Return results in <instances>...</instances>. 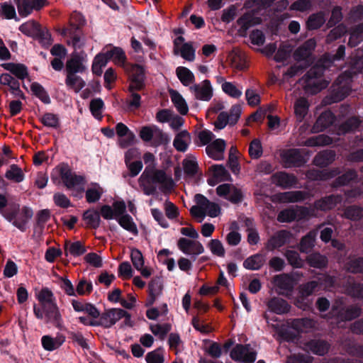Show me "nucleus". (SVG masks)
Wrapping results in <instances>:
<instances>
[{
    "mask_svg": "<svg viewBox=\"0 0 363 363\" xmlns=\"http://www.w3.org/2000/svg\"><path fill=\"white\" fill-rule=\"evenodd\" d=\"M330 313L339 322H346L360 316L362 309L356 305L345 306L342 301H336L332 305Z\"/></svg>",
    "mask_w": 363,
    "mask_h": 363,
    "instance_id": "nucleus-1",
    "label": "nucleus"
},
{
    "mask_svg": "<svg viewBox=\"0 0 363 363\" xmlns=\"http://www.w3.org/2000/svg\"><path fill=\"white\" fill-rule=\"evenodd\" d=\"M143 179H147L151 183L160 184L163 193L170 192L174 186L171 177L167 176L164 170L146 167L143 174Z\"/></svg>",
    "mask_w": 363,
    "mask_h": 363,
    "instance_id": "nucleus-2",
    "label": "nucleus"
},
{
    "mask_svg": "<svg viewBox=\"0 0 363 363\" xmlns=\"http://www.w3.org/2000/svg\"><path fill=\"white\" fill-rule=\"evenodd\" d=\"M84 24V17L80 13L74 12L70 16L69 27L64 28L61 34L64 36H69L72 39V45L76 47L80 41V30Z\"/></svg>",
    "mask_w": 363,
    "mask_h": 363,
    "instance_id": "nucleus-3",
    "label": "nucleus"
},
{
    "mask_svg": "<svg viewBox=\"0 0 363 363\" xmlns=\"http://www.w3.org/2000/svg\"><path fill=\"white\" fill-rule=\"evenodd\" d=\"M310 216L308 208L296 206L281 210L277 215V220L280 223H291L296 220L305 219Z\"/></svg>",
    "mask_w": 363,
    "mask_h": 363,
    "instance_id": "nucleus-4",
    "label": "nucleus"
},
{
    "mask_svg": "<svg viewBox=\"0 0 363 363\" xmlns=\"http://www.w3.org/2000/svg\"><path fill=\"white\" fill-rule=\"evenodd\" d=\"M129 74L130 89L143 90L145 86V68L138 64L130 63L124 69Z\"/></svg>",
    "mask_w": 363,
    "mask_h": 363,
    "instance_id": "nucleus-5",
    "label": "nucleus"
},
{
    "mask_svg": "<svg viewBox=\"0 0 363 363\" xmlns=\"http://www.w3.org/2000/svg\"><path fill=\"white\" fill-rule=\"evenodd\" d=\"M323 74V70L321 67H312L302 77L305 89L311 91L313 94L320 91L324 87L318 82V79Z\"/></svg>",
    "mask_w": 363,
    "mask_h": 363,
    "instance_id": "nucleus-6",
    "label": "nucleus"
},
{
    "mask_svg": "<svg viewBox=\"0 0 363 363\" xmlns=\"http://www.w3.org/2000/svg\"><path fill=\"white\" fill-rule=\"evenodd\" d=\"M230 356L236 362L253 363L257 358V352L250 345H238L231 350Z\"/></svg>",
    "mask_w": 363,
    "mask_h": 363,
    "instance_id": "nucleus-7",
    "label": "nucleus"
},
{
    "mask_svg": "<svg viewBox=\"0 0 363 363\" xmlns=\"http://www.w3.org/2000/svg\"><path fill=\"white\" fill-rule=\"evenodd\" d=\"M61 179L67 189H72L84 183V178L77 175L68 164L62 163L58 166Z\"/></svg>",
    "mask_w": 363,
    "mask_h": 363,
    "instance_id": "nucleus-8",
    "label": "nucleus"
},
{
    "mask_svg": "<svg viewBox=\"0 0 363 363\" xmlns=\"http://www.w3.org/2000/svg\"><path fill=\"white\" fill-rule=\"evenodd\" d=\"M125 314V311L121 308H110L105 310L99 317V326L109 328L117 321L121 319Z\"/></svg>",
    "mask_w": 363,
    "mask_h": 363,
    "instance_id": "nucleus-9",
    "label": "nucleus"
},
{
    "mask_svg": "<svg viewBox=\"0 0 363 363\" xmlns=\"http://www.w3.org/2000/svg\"><path fill=\"white\" fill-rule=\"evenodd\" d=\"M272 184L282 189H291L296 185L298 179L293 174L286 172H277L271 177Z\"/></svg>",
    "mask_w": 363,
    "mask_h": 363,
    "instance_id": "nucleus-10",
    "label": "nucleus"
},
{
    "mask_svg": "<svg viewBox=\"0 0 363 363\" xmlns=\"http://www.w3.org/2000/svg\"><path fill=\"white\" fill-rule=\"evenodd\" d=\"M281 159L286 167H300L306 163V160L298 149H289L281 154Z\"/></svg>",
    "mask_w": 363,
    "mask_h": 363,
    "instance_id": "nucleus-11",
    "label": "nucleus"
},
{
    "mask_svg": "<svg viewBox=\"0 0 363 363\" xmlns=\"http://www.w3.org/2000/svg\"><path fill=\"white\" fill-rule=\"evenodd\" d=\"M179 249L184 254L197 256L203 252V247L199 242L181 238L177 242Z\"/></svg>",
    "mask_w": 363,
    "mask_h": 363,
    "instance_id": "nucleus-12",
    "label": "nucleus"
},
{
    "mask_svg": "<svg viewBox=\"0 0 363 363\" xmlns=\"http://www.w3.org/2000/svg\"><path fill=\"white\" fill-rule=\"evenodd\" d=\"M342 201V195L330 194L316 200L314 202L313 206L318 211H328L335 208Z\"/></svg>",
    "mask_w": 363,
    "mask_h": 363,
    "instance_id": "nucleus-13",
    "label": "nucleus"
},
{
    "mask_svg": "<svg viewBox=\"0 0 363 363\" xmlns=\"http://www.w3.org/2000/svg\"><path fill=\"white\" fill-rule=\"evenodd\" d=\"M351 86L349 84H333L330 89L327 98L330 103H337L345 99L351 92Z\"/></svg>",
    "mask_w": 363,
    "mask_h": 363,
    "instance_id": "nucleus-14",
    "label": "nucleus"
},
{
    "mask_svg": "<svg viewBox=\"0 0 363 363\" xmlns=\"http://www.w3.org/2000/svg\"><path fill=\"white\" fill-rule=\"evenodd\" d=\"M305 347L313 354L323 356L328 352L330 344L325 340L312 339L305 343Z\"/></svg>",
    "mask_w": 363,
    "mask_h": 363,
    "instance_id": "nucleus-15",
    "label": "nucleus"
},
{
    "mask_svg": "<svg viewBox=\"0 0 363 363\" xmlns=\"http://www.w3.org/2000/svg\"><path fill=\"white\" fill-rule=\"evenodd\" d=\"M226 143L223 139H216L208 144L206 147V154L216 160H223Z\"/></svg>",
    "mask_w": 363,
    "mask_h": 363,
    "instance_id": "nucleus-16",
    "label": "nucleus"
},
{
    "mask_svg": "<svg viewBox=\"0 0 363 363\" xmlns=\"http://www.w3.org/2000/svg\"><path fill=\"white\" fill-rule=\"evenodd\" d=\"M335 120V116L331 111L328 110L323 111L318 117L315 123L313 125V132L320 133L324 131L334 123Z\"/></svg>",
    "mask_w": 363,
    "mask_h": 363,
    "instance_id": "nucleus-17",
    "label": "nucleus"
},
{
    "mask_svg": "<svg viewBox=\"0 0 363 363\" xmlns=\"http://www.w3.org/2000/svg\"><path fill=\"white\" fill-rule=\"evenodd\" d=\"M291 233L286 230H281L272 236L267 244L269 250H274L284 246L290 239Z\"/></svg>",
    "mask_w": 363,
    "mask_h": 363,
    "instance_id": "nucleus-18",
    "label": "nucleus"
},
{
    "mask_svg": "<svg viewBox=\"0 0 363 363\" xmlns=\"http://www.w3.org/2000/svg\"><path fill=\"white\" fill-rule=\"evenodd\" d=\"M18 13L21 16H27L33 9L40 10L42 0H15Z\"/></svg>",
    "mask_w": 363,
    "mask_h": 363,
    "instance_id": "nucleus-19",
    "label": "nucleus"
},
{
    "mask_svg": "<svg viewBox=\"0 0 363 363\" xmlns=\"http://www.w3.org/2000/svg\"><path fill=\"white\" fill-rule=\"evenodd\" d=\"M190 90L195 98L199 100L209 101L212 96V89L208 80H204L202 85L191 86Z\"/></svg>",
    "mask_w": 363,
    "mask_h": 363,
    "instance_id": "nucleus-20",
    "label": "nucleus"
},
{
    "mask_svg": "<svg viewBox=\"0 0 363 363\" xmlns=\"http://www.w3.org/2000/svg\"><path fill=\"white\" fill-rule=\"evenodd\" d=\"M46 323H52L56 328L62 325V316L56 303L43 308Z\"/></svg>",
    "mask_w": 363,
    "mask_h": 363,
    "instance_id": "nucleus-21",
    "label": "nucleus"
},
{
    "mask_svg": "<svg viewBox=\"0 0 363 363\" xmlns=\"http://www.w3.org/2000/svg\"><path fill=\"white\" fill-rule=\"evenodd\" d=\"M211 177L208 179V184L210 186H216L220 182L227 179V170L222 164H214L209 168Z\"/></svg>",
    "mask_w": 363,
    "mask_h": 363,
    "instance_id": "nucleus-22",
    "label": "nucleus"
},
{
    "mask_svg": "<svg viewBox=\"0 0 363 363\" xmlns=\"http://www.w3.org/2000/svg\"><path fill=\"white\" fill-rule=\"evenodd\" d=\"M335 152L332 150H325L319 152L313 158V164L319 167H326L335 159Z\"/></svg>",
    "mask_w": 363,
    "mask_h": 363,
    "instance_id": "nucleus-23",
    "label": "nucleus"
},
{
    "mask_svg": "<svg viewBox=\"0 0 363 363\" xmlns=\"http://www.w3.org/2000/svg\"><path fill=\"white\" fill-rule=\"evenodd\" d=\"M65 254L66 256L70 255L73 257H79L86 252V247L82 241L72 242L66 240L64 245Z\"/></svg>",
    "mask_w": 363,
    "mask_h": 363,
    "instance_id": "nucleus-24",
    "label": "nucleus"
},
{
    "mask_svg": "<svg viewBox=\"0 0 363 363\" xmlns=\"http://www.w3.org/2000/svg\"><path fill=\"white\" fill-rule=\"evenodd\" d=\"M149 298L147 300L146 306H152L156 300V298L162 291V281L160 277H156L152 279L148 285Z\"/></svg>",
    "mask_w": 363,
    "mask_h": 363,
    "instance_id": "nucleus-25",
    "label": "nucleus"
},
{
    "mask_svg": "<svg viewBox=\"0 0 363 363\" xmlns=\"http://www.w3.org/2000/svg\"><path fill=\"white\" fill-rule=\"evenodd\" d=\"M266 262V255L257 253L250 256L243 262V267L249 270H259Z\"/></svg>",
    "mask_w": 363,
    "mask_h": 363,
    "instance_id": "nucleus-26",
    "label": "nucleus"
},
{
    "mask_svg": "<svg viewBox=\"0 0 363 363\" xmlns=\"http://www.w3.org/2000/svg\"><path fill=\"white\" fill-rule=\"evenodd\" d=\"M268 308L277 313L284 314L288 313L290 310V305L288 302L279 297H273L267 302Z\"/></svg>",
    "mask_w": 363,
    "mask_h": 363,
    "instance_id": "nucleus-27",
    "label": "nucleus"
},
{
    "mask_svg": "<svg viewBox=\"0 0 363 363\" xmlns=\"http://www.w3.org/2000/svg\"><path fill=\"white\" fill-rule=\"evenodd\" d=\"M317 233L311 230L301 239L298 245V250L302 253H310L315 247Z\"/></svg>",
    "mask_w": 363,
    "mask_h": 363,
    "instance_id": "nucleus-28",
    "label": "nucleus"
},
{
    "mask_svg": "<svg viewBox=\"0 0 363 363\" xmlns=\"http://www.w3.org/2000/svg\"><path fill=\"white\" fill-rule=\"evenodd\" d=\"M108 58L112 60L116 65L124 69L129 63L126 62V55L123 50L118 47H113L106 52Z\"/></svg>",
    "mask_w": 363,
    "mask_h": 363,
    "instance_id": "nucleus-29",
    "label": "nucleus"
},
{
    "mask_svg": "<svg viewBox=\"0 0 363 363\" xmlns=\"http://www.w3.org/2000/svg\"><path fill=\"white\" fill-rule=\"evenodd\" d=\"M194 201L196 205L193 206L190 209L191 215L194 218H200L203 219L205 216V202L207 203V198L202 194H197L194 196Z\"/></svg>",
    "mask_w": 363,
    "mask_h": 363,
    "instance_id": "nucleus-30",
    "label": "nucleus"
},
{
    "mask_svg": "<svg viewBox=\"0 0 363 363\" xmlns=\"http://www.w3.org/2000/svg\"><path fill=\"white\" fill-rule=\"evenodd\" d=\"M2 67L12 73L18 79H24L28 77L27 67L23 64L13 62L2 64Z\"/></svg>",
    "mask_w": 363,
    "mask_h": 363,
    "instance_id": "nucleus-31",
    "label": "nucleus"
},
{
    "mask_svg": "<svg viewBox=\"0 0 363 363\" xmlns=\"http://www.w3.org/2000/svg\"><path fill=\"white\" fill-rule=\"evenodd\" d=\"M190 140L191 137L189 132L187 130H182L175 136L173 145L177 151L184 152L187 150Z\"/></svg>",
    "mask_w": 363,
    "mask_h": 363,
    "instance_id": "nucleus-32",
    "label": "nucleus"
},
{
    "mask_svg": "<svg viewBox=\"0 0 363 363\" xmlns=\"http://www.w3.org/2000/svg\"><path fill=\"white\" fill-rule=\"evenodd\" d=\"M325 23V13L318 11L311 14L306 21V28L309 30H318Z\"/></svg>",
    "mask_w": 363,
    "mask_h": 363,
    "instance_id": "nucleus-33",
    "label": "nucleus"
},
{
    "mask_svg": "<svg viewBox=\"0 0 363 363\" xmlns=\"http://www.w3.org/2000/svg\"><path fill=\"white\" fill-rule=\"evenodd\" d=\"M33 215V211L30 208L23 206L21 209V214L17 215L16 219L13 221V225L20 230L24 231L28 220L32 218Z\"/></svg>",
    "mask_w": 363,
    "mask_h": 363,
    "instance_id": "nucleus-34",
    "label": "nucleus"
},
{
    "mask_svg": "<svg viewBox=\"0 0 363 363\" xmlns=\"http://www.w3.org/2000/svg\"><path fill=\"white\" fill-rule=\"evenodd\" d=\"M83 219L85 221L86 228L96 229L100 225V214L96 210L89 209L86 211L83 214Z\"/></svg>",
    "mask_w": 363,
    "mask_h": 363,
    "instance_id": "nucleus-35",
    "label": "nucleus"
},
{
    "mask_svg": "<svg viewBox=\"0 0 363 363\" xmlns=\"http://www.w3.org/2000/svg\"><path fill=\"white\" fill-rule=\"evenodd\" d=\"M85 70L82 59L79 55H74L66 62L67 74H74Z\"/></svg>",
    "mask_w": 363,
    "mask_h": 363,
    "instance_id": "nucleus-36",
    "label": "nucleus"
},
{
    "mask_svg": "<svg viewBox=\"0 0 363 363\" xmlns=\"http://www.w3.org/2000/svg\"><path fill=\"white\" fill-rule=\"evenodd\" d=\"M261 21V18L255 16L250 13H245L237 21L238 24L240 26V30L242 31H246L250 27L259 24Z\"/></svg>",
    "mask_w": 363,
    "mask_h": 363,
    "instance_id": "nucleus-37",
    "label": "nucleus"
},
{
    "mask_svg": "<svg viewBox=\"0 0 363 363\" xmlns=\"http://www.w3.org/2000/svg\"><path fill=\"white\" fill-rule=\"evenodd\" d=\"M357 179V173L354 169H348L344 174L339 175L333 182V187L337 188L347 185L350 182Z\"/></svg>",
    "mask_w": 363,
    "mask_h": 363,
    "instance_id": "nucleus-38",
    "label": "nucleus"
},
{
    "mask_svg": "<svg viewBox=\"0 0 363 363\" xmlns=\"http://www.w3.org/2000/svg\"><path fill=\"white\" fill-rule=\"evenodd\" d=\"M309 104L304 97L296 99L294 104V113L298 121H302L308 113Z\"/></svg>",
    "mask_w": 363,
    "mask_h": 363,
    "instance_id": "nucleus-39",
    "label": "nucleus"
},
{
    "mask_svg": "<svg viewBox=\"0 0 363 363\" xmlns=\"http://www.w3.org/2000/svg\"><path fill=\"white\" fill-rule=\"evenodd\" d=\"M306 261L310 267L317 269H323L328 265V258L319 252L311 253L308 255Z\"/></svg>",
    "mask_w": 363,
    "mask_h": 363,
    "instance_id": "nucleus-40",
    "label": "nucleus"
},
{
    "mask_svg": "<svg viewBox=\"0 0 363 363\" xmlns=\"http://www.w3.org/2000/svg\"><path fill=\"white\" fill-rule=\"evenodd\" d=\"M65 338L63 335L52 338L49 335H45L42 337V345L45 350L52 351L60 347L65 342Z\"/></svg>",
    "mask_w": 363,
    "mask_h": 363,
    "instance_id": "nucleus-41",
    "label": "nucleus"
},
{
    "mask_svg": "<svg viewBox=\"0 0 363 363\" xmlns=\"http://www.w3.org/2000/svg\"><path fill=\"white\" fill-rule=\"evenodd\" d=\"M169 94L172 101L174 106L177 108V110L179 112L180 114L186 115L188 113L189 108L185 100L183 99L182 95L175 90H171Z\"/></svg>",
    "mask_w": 363,
    "mask_h": 363,
    "instance_id": "nucleus-42",
    "label": "nucleus"
},
{
    "mask_svg": "<svg viewBox=\"0 0 363 363\" xmlns=\"http://www.w3.org/2000/svg\"><path fill=\"white\" fill-rule=\"evenodd\" d=\"M361 120L357 116H352L342 123L339 126V130L342 134L355 131L361 124Z\"/></svg>",
    "mask_w": 363,
    "mask_h": 363,
    "instance_id": "nucleus-43",
    "label": "nucleus"
},
{
    "mask_svg": "<svg viewBox=\"0 0 363 363\" xmlns=\"http://www.w3.org/2000/svg\"><path fill=\"white\" fill-rule=\"evenodd\" d=\"M363 41V22L355 26L351 30L348 45L351 48L357 46Z\"/></svg>",
    "mask_w": 363,
    "mask_h": 363,
    "instance_id": "nucleus-44",
    "label": "nucleus"
},
{
    "mask_svg": "<svg viewBox=\"0 0 363 363\" xmlns=\"http://www.w3.org/2000/svg\"><path fill=\"white\" fill-rule=\"evenodd\" d=\"M343 216L352 221H357L363 218V208L357 205H351L345 208Z\"/></svg>",
    "mask_w": 363,
    "mask_h": 363,
    "instance_id": "nucleus-45",
    "label": "nucleus"
},
{
    "mask_svg": "<svg viewBox=\"0 0 363 363\" xmlns=\"http://www.w3.org/2000/svg\"><path fill=\"white\" fill-rule=\"evenodd\" d=\"M320 290L318 283L315 279H313L301 285L298 294H301V298L304 301L305 298Z\"/></svg>",
    "mask_w": 363,
    "mask_h": 363,
    "instance_id": "nucleus-46",
    "label": "nucleus"
},
{
    "mask_svg": "<svg viewBox=\"0 0 363 363\" xmlns=\"http://www.w3.org/2000/svg\"><path fill=\"white\" fill-rule=\"evenodd\" d=\"M341 173L340 169L338 167L332 168L325 172L320 171H312L309 172V177L313 179H329L334 177H337Z\"/></svg>",
    "mask_w": 363,
    "mask_h": 363,
    "instance_id": "nucleus-47",
    "label": "nucleus"
},
{
    "mask_svg": "<svg viewBox=\"0 0 363 363\" xmlns=\"http://www.w3.org/2000/svg\"><path fill=\"white\" fill-rule=\"evenodd\" d=\"M345 269L352 274L363 273V257L350 258L345 264Z\"/></svg>",
    "mask_w": 363,
    "mask_h": 363,
    "instance_id": "nucleus-48",
    "label": "nucleus"
},
{
    "mask_svg": "<svg viewBox=\"0 0 363 363\" xmlns=\"http://www.w3.org/2000/svg\"><path fill=\"white\" fill-rule=\"evenodd\" d=\"M274 284L279 289L291 291L293 288V279L288 274L276 275L274 278Z\"/></svg>",
    "mask_w": 363,
    "mask_h": 363,
    "instance_id": "nucleus-49",
    "label": "nucleus"
},
{
    "mask_svg": "<svg viewBox=\"0 0 363 363\" xmlns=\"http://www.w3.org/2000/svg\"><path fill=\"white\" fill-rule=\"evenodd\" d=\"M227 281L223 272H220V276L217 280V285L208 286L203 285L199 289V294L202 296L213 295L218 291L219 286L218 285L226 286Z\"/></svg>",
    "mask_w": 363,
    "mask_h": 363,
    "instance_id": "nucleus-50",
    "label": "nucleus"
},
{
    "mask_svg": "<svg viewBox=\"0 0 363 363\" xmlns=\"http://www.w3.org/2000/svg\"><path fill=\"white\" fill-rule=\"evenodd\" d=\"M315 279L320 290L334 287L336 284V277L328 274H320Z\"/></svg>",
    "mask_w": 363,
    "mask_h": 363,
    "instance_id": "nucleus-51",
    "label": "nucleus"
},
{
    "mask_svg": "<svg viewBox=\"0 0 363 363\" xmlns=\"http://www.w3.org/2000/svg\"><path fill=\"white\" fill-rule=\"evenodd\" d=\"M5 177L15 183H20L24 179V174L17 164H11L6 172Z\"/></svg>",
    "mask_w": 363,
    "mask_h": 363,
    "instance_id": "nucleus-52",
    "label": "nucleus"
},
{
    "mask_svg": "<svg viewBox=\"0 0 363 363\" xmlns=\"http://www.w3.org/2000/svg\"><path fill=\"white\" fill-rule=\"evenodd\" d=\"M40 121L48 128L57 129L60 126V120L58 115L52 113H45L40 118Z\"/></svg>",
    "mask_w": 363,
    "mask_h": 363,
    "instance_id": "nucleus-53",
    "label": "nucleus"
},
{
    "mask_svg": "<svg viewBox=\"0 0 363 363\" xmlns=\"http://www.w3.org/2000/svg\"><path fill=\"white\" fill-rule=\"evenodd\" d=\"M65 84L76 93L79 92L86 84L85 82L76 74H67Z\"/></svg>",
    "mask_w": 363,
    "mask_h": 363,
    "instance_id": "nucleus-54",
    "label": "nucleus"
},
{
    "mask_svg": "<svg viewBox=\"0 0 363 363\" xmlns=\"http://www.w3.org/2000/svg\"><path fill=\"white\" fill-rule=\"evenodd\" d=\"M118 222L125 230L130 232L135 235H138V230L137 226L130 215L125 214L120 216L118 219Z\"/></svg>",
    "mask_w": 363,
    "mask_h": 363,
    "instance_id": "nucleus-55",
    "label": "nucleus"
},
{
    "mask_svg": "<svg viewBox=\"0 0 363 363\" xmlns=\"http://www.w3.org/2000/svg\"><path fill=\"white\" fill-rule=\"evenodd\" d=\"M38 299L43 308L55 303L53 293L48 288L41 289L38 295Z\"/></svg>",
    "mask_w": 363,
    "mask_h": 363,
    "instance_id": "nucleus-56",
    "label": "nucleus"
},
{
    "mask_svg": "<svg viewBox=\"0 0 363 363\" xmlns=\"http://www.w3.org/2000/svg\"><path fill=\"white\" fill-rule=\"evenodd\" d=\"M176 73L179 79L184 86H188L194 81V76L193 73L186 67H177Z\"/></svg>",
    "mask_w": 363,
    "mask_h": 363,
    "instance_id": "nucleus-57",
    "label": "nucleus"
},
{
    "mask_svg": "<svg viewBox=\"0 0 363 363\" xmlns=\"http://www.w3.org/2000/svg\"><path fill=\"white\" fill-rule=\"evenodd\" d=\"M30 90L32 91L33 94L44 104H48L50 103V99L49 95L48 94L45 89L43 87V86L40 85L39 83H32L30 85Z\"/></svg>",
    "mask_w": 363,
    "mask_h": 363,
    "instance_id": "nucleus-58",
    "label": "nucleus"
},
{
    "mask_svg": "<svg viewBox=\"0 0 363 363\" xmlns=\"http://www.w3.org/2000/svg\"><path fill=\"white\" fill-rule=\"evenodd\" d=\"M307 195L303 191H286L282 194V199L287 202H300L304 201Z\"/></svg>",
    "mask_w": 363,
    "mask_h": 363,
    "instance_id": "nucleus-59",
    "label": "nucleus"
},
{
    "mask_svg": "<svg viewBox=\"0 0 363 363\" xmlns=\"http://www.w3.org/2000/svg\"><path fill=\"white\" fill-rule=\"evenodd\" d=\"M346 26L342 23L333 27V29L330 30L326 36V42L328 43H331L333 41L340 39L346 33Z\"/></svg>",
    "mask_w": 363,
    "mask_h": 363,
    "instance_id": "nucleus-60",
    "label": "nucleus"
},
{
    "mask_svg": "<svg viewBox=\"0 0 363 363\" xmlns=\"http://www.w3.org/2000/svg\"><path fill=\"white\" fill-rule=\"evenodd\" d=\"M350 69L345 73H348L350 77L356 75L363 71V57H354L351 59Z\"/></svg>",
    "mask_w": 363,
    "mask_h": 363,
    "instance_id": "nucleus-61",
    "label": "nucleus"
},
{
    "mask_svg": "<svg viewBox=\"0 0 363 363\" xmlns=\"http://www.w3.org/2000/svg\"><path fill=\"white\" fill-rule=\"evenodd\" d=\"M285 257L290 265L294 268H301L303 266V261L300 255L294 250H288L285 252Z\"/></svg>",
    "mask_w": 363,
    "mask_h": 363,
    "instance_id": "nucleus-62",
    "label": "nucleus"
},
{
    "mask_svg": "<svg viewBox=\"0 0 363 363\" xmlns=\"http://www.w3.org/2000/svg\"><path fill=\"white\" fill-rule=\"evenodd\" d=\"M214 137L211 131L206 129L202 130L198 133L195 143L198 146L208 145L213 141Z\"/></svg>",
    "mask_w": 363,
    "mask_h": 363,
    "instance_id": "nucleus-63",
    "label": "nucleus"
},
{
    "mask_svg": "<svg viewBox=\"0 0 363 363\" xmlns=\"http://www.w3.org/2000/svg\"><path fill=\"white\" fill-rule=\"evenodd\" d=\"M244 195L242 190L233 184H228V201L233 203H241Z\"/></svg>",
    "mask_w": 363,
    "mask_h": 363,
    "instance_id": "nucleus-64",
    "label": "nucleus"
}]
</instances>
